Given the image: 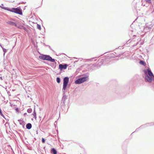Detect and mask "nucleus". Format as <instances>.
I'll return each instance as SVG.
<instances>
[{"label": "nucleus", "mask_w": 154, "mask_h": 154, "mask_svg": "<svg viewBox=\"0 0 154 154\" xmlns=\"http://www.w3.org/2000/svg\"><path fill=\"white\" fill-rule=\"evenodd\" d=\"M0 45L1 46V47H2V49H3V51L4 52V55L5 54V53L7 52V50L5 48H3L2 46L0 44Z\"/></svg>", "instance_id": "obj_10"}, {"label": "nucleus", "mask_w": 154, "mask_h": 154, "mask_svg": "<svg viewBox=\"0 0 154 154\" xmlns=\"http://www.w3.org/2000/svg\"><path fill=\"white\" fill-rule=\"evenodd\" d=\"M67 96L66 95H64L63 96V100H64V101L66 99Z\"/></svg>", "instance_id": "obj_15"}, {"label": "nucleus", "mask_w": 154, "mask_h": 154, "mask_svg": "<svg viewBox=\"0 0 154 154\" xmlns=\"http://www.w3.org/2000/svg\"><path fill=\"white\" fill-rule=\"evenodd\" d=\"M37 28L38 29H39L40 30L41 29V26H40V25H39L38 24H37Z\"/></svg>", "instance_id": "obj_14"}, {"label": "nucleus", "mask_w": 154, "mask_h": 154, "mask_svg": "<svg viewBox=\"0 0 154 154\" xmlns=\"http://www.w3.org/2000/svg\"><path fill=\"white\" fill-rule=\"evenodd\" d=\"M27 112L29 113H30L32 112V109L31 108L29 109H27Z\"/></svg>", "instance_id": "obj_13"}, {"label": "nucleus", "mask_w": 154, "mask_h": 154, "mask_svg": "<svg viewBox=\"0 0 154 154\" xmlns=\"http://www.w3.org/2000/svg\"><path fill=\"white\" fill-rule=\"evenodd\" d=\"M67 65L66 64H65L64 65L60 64L59 65V69H60L61 70H62L63 69H66L67 68Z\"/></svg>", "instance_id": "obj_6"}, {"label": "nucleus", "mask_w": 154, "mask_h": 154, "mask_svg": "<svg viewBox=\"0 0 154 154\" xmlns=\"http://www.w3.org/2000/svg\"><path fill=\"white\" fill-rule=\"evenodd\" d=\"M87 77L85 76L82 77L76 80L75 83L76 84H80L85 82L87 80Z\"/></svg>", "instance_id": "obj_5"}, {"label": "nucleus", "mask_w": 154, "mask_h": 154, "mask_svg": "<svg viewBox=\"0 0 154 154\" xmlns=\"http://www.w3.org/2000/svg\"><path fill=\"white\" fill-rule=\"evenodd\" d=\"M0 79H1V80H2L3 79L2 77H0Z\"/></svg>", "instance_id": "obj_21"}, {"label": "nucleus", "mask_w": 154, "mask_h": 154, "mask_svg": "<svg viewBox=\"0 0 154 154\" xmlns=\"http://www.w3.org/2000/svg\"><path fill=\"white\" fill-rule=\"evenodd\" d=\"M7 23L10 25H12V26H17V25L14 22H13L12 21H8L7 22Z\"/></svg>", "instance_id": "obj_7"}, {"label": "nucleus", "mask_w": 154, "mask_h": 154, "mask_svg": "<svg viewBox=\"0 0 154 154\" xmlns=\"http://www.w3.org/2000/svg\"><path fill=\"white\" fill-rule=\"evenodd\" d=\"M4 9L6 10L9 11H11V9H10L8 8H4Z\"/></svg>", "instance_id": "obj_17"}, {"label": "nucleus", "mask_w": 154, "mask_h": 154, "mask_svg": "<svg viewBox=\"0 0 154 154\" xmlns=\"http://www.w3.org/2000/svg\"><path fill=\"white\" fill-rule=\"evenodd\" d=\"M32 115H33V116H34V118L35 119H36V112H35V108H34V112L32 114Z\"/></svg>", "instance_id": "obj_9"}, {"label": "nucleus", "mask_w": 154, "mask_h": 154, "mask_svg": "<svg viewBox=\"0 0 154 154\" xmlns=\"http://www.w3.org/2000/svg\"><path fill=\"white\" fill-rule=\"evenodd\" d=\"M56 81H57V82L58 83H60V78L59 77L57 78Z\"/></svg>", "instance_id": "obj_12"}, {"label": "nucleus", "mask_w": 154, "mask_h": 154, "mask_svg": "<svg viewBox=\"0 0 154 154\" xmlns=\"http://www.w3.org/2000/svg\"><path fill=\"white\" fill-rule=\"evenodd\" d=\"M140 64H141V65H144V64L145 63L143 61H142V60L140 61Z\"/></svg>", "instance_id": "obj_16"}, {"label": "nucleus", "mask_w": 154, "mask_h": 154, "mask_svg": "<svg viewBox=\"0 0 154 154\" xmlns=\"http://www.w3.org/2000/svg\"><path fill=\"white\" fill-rule=\"evenodd\" d=\"M15 110H16V112H19V109L18 108H16L15 109Z\"/></svg>", "instance_id": "obj_18"}, {"label": "nucleus", "mask_w": 154, "mask_h": 154, "mask_svg": "<svg viewBox=\"0 0 154 154\" xmlns=\"http://www.w3.org/2000/svg\"><path fill=\"white\" fill-rule=\"evenodd\" d=\"M11 12H14L20 15L22 14V11L20 9V8H12L11 9Z\"/></svg>", "instance_id": "obj_4"}, {"label": "nucleus", "mask_w": 154, "mask_h": 154, "mask_svg": "<svg viewBox=\"0 0 154 154\" xmlns=\"http://www.w3.org/2000/svg\"><path fill=\"white\" fill-rule=\"evenodd\" d=\"M147 2L148 3H151V1L150 0H147Z\"/></svg>", "instance_id": "obj_20"}, {"label": "nucleus", "mask_w": 154, "mask_h": 154, "mask_svg": "<svg viewBox=\"0 0 154 154\" xmlns=\"http://www.w3.org/2000/svg\"><path fill=\"white\" fill-rule=\"evenodd\" d=\"M69 81V78L68 77H65L63 79V82L62 91L63 92L66 88L68 83Z\"/></svg>", "instance_id": "obj_3"}, {"label": "nucleus", "mask_w": 154, "mask_h": 154, "mask_svg": "<svg viewBox=\"0 0 154 154\" xmlns=\"http://www.w3.org/2000/svg\"><path fill=\"white\" fill-rule=\"evenodd\" d=\"M39 58L43 60H49L52 62H55V60L54 59H52L51 57L48 55H41L39 56Z\"/></svg>", "instance_id": "obj_2"}, {"label": "nucleus", "mask_w": 154, "mask_h": 154, "mask_svg": "<svg viewBox=\"0 0 154 154\" xmlns=\"http://www.w3.org/2000/svg\"><path fill=\"white\" fill-rule=\"evenodd\" d=\"M26 114H27V113H24V115H26Z\"/></svg>", "instance_id": "obj_22"}, {"label": "nucleus", "mask_w": 154, "mask_h": 154, "mask_svg": "<svg viewBox=\"0 0 154 154\" xmlns=\"http://www.w3.org/2000/svg\"><path fill=\"white\" fill-rule=\"evenodd\" d=\"M32 125L31 123H28L26 125V127L27 129H29L32 128Z\"/></svg>", "instance_id": "obj_8"}, {"label": "nucleus", "mask_w": 154, "mask_h": 154, "mask_svg": "<svg viewBox=\"0 0 154 154\" xmlns=\"http://www.w3.org/2000/svg\"><path fill=\"white\" fill-rule=\"evenodd\" d=\"M52 151L53 153V154H57V151L56 150V149H54L53 148L52 149Z\"/></svg>", "instance_id": "obj_11"}, {"label": "nucleus", "mask_w": 154, "mask_h": 154, "mask_svg": "<svg viewBox=\"0 0 154 154\" xmlns=\"http://www.w3.org/2000/svg\"><path fill=\"white\" fill-rule=\"evenodd\" d=\"M42 142L43 143H44L45 142V139L43 138H42Z\"/></svg>", "instance_id": "obj_19"}, {"label": "nucleus", "mask_w": 154, "mask_h": 154, "mask_svg": "<svg viewBox=\"0 0 154 154\" xmlns=\"http://www.w3.org/2000/svg\"><path fill=\"white\" fill-rule=\"evenodd\" d=\"M145 75V79L147 82H151L154 80V75L150 69H148L144 71Z\"/></svg>", "instance_id": "obj_1"}]
</instances>
